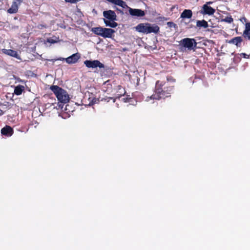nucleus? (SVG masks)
Returning <instances> with one entry per match:
<instances>
[{"label": "nucleus", "mask_w": 250, "mask_h": 250, "mask_svg": "<svg viewBox=\"0 0 250 250\" xmlns=\"http://www.w3.org/2000/svg\"><path fill=\"white\" fill-rule=\"evenodd\" d=\"M174 91V86H167L166 82L158 80L155 83L154 93L149 97L150 99L159 100L171 96Z\"/></svg>", "instance_id": "obj_1"}, {"label": "nucleus", "mask_w": 250, "mask_h": 250, "mask_svg": "<svg viewBox=\"0 0 250 250\" xmlns=\"http://www.w3.org/2000/svg\"><path fill=\"white\" fill-rule=\"evenodd\" d=\"M50 89L55 94L59 102L63 104L69 102L70 100L69 95L66 90L58 85H51Z\"/></svg>", "instance_id": "obj_2"}, {"label": "nucleus", "mask_w": 250, "mask_h": 250, "mask_svg": "<svg viewBox=\"0 0 250 250\" xmlns=\"http://www.w3.org/2000/svg\"><path fill=\"white\" fill-rule=\"evenodd\" d=\"M180 44L184 47L188 48L189 50H194L196 48L197 43L194 39L187 38L182 39L180 41Z\"/></svg>", "instance_id": "obj_3"}, {"label": "nucleus", "mask_w": 250, "mask_h": 250, "mask_svg": "<svg viewBox=\"0 0 250 250\" xmlns=\"http://www.w3.org/2000/svg\"><path fill=\"white\" fill-rule=\"evenodd\" d=\"M80 54L79 53H76L66 58H60L58 59L57 60H65L67 63L73 64L76 63L80 59Z\"/></svg>", "instance_id": "obj_4"}, {"label": "nucleus", "mask_w": 250, "mask_h": 250, "mask_svg": "<svg viewBox=\"0 0 250 250\" xmlns=\"http://www.w3.org/2000/svg\"><path fill=\"white\" fill-rule=\"evenodd\" d=\"M84 64L88 68H95L97 67H99L100 68H104V64L101 63L98 60H86L84 62Z\"/></svg>", "instance_id": "obj_5"}, {"label": "nucleus", "mask_w": 250, "mask_h": 250, "mask_svg": "<svg viewBox=\"0 0 250 250\" xmlns=\"http://www.w3.org/2000/svg\"><path fill=\"white\" fill-rule=\"evenodd\" d=\"M103 16L105 19L111 21L116 20L117 16L114 11L111 10L104 11L103 12Z\"/></svg>", "instance_id": "obj_6"}, {"label": "nucleus", "mask_w": 250, "mask_h": 250, "mask_svg": "<svg viewBox=\"0 0 250 250\" xmlns=\"http://www.w3.org/2000/svg\"><path fill=\"white\" fill-rule=\"evenodd\" d=\"M0 132L2 135L9 137L13 134L14 129L11 126L6 125L1 128Z\"/></svg>", "instance_id": "obj_7"}, {"label": "nucleus", "mask_w": 250, "mask_h": 250, "mask_svg": "<svg viewBox=\"0 0 250 250\" xmlns=\"http://www.w3.org/2000/svg\"><path fill=\"white\" fill-rule=\"evenodd\" d=\"M149 25V23H141L136 26V30L139 32L147 34Z\"/></svg>", "instance_id": "obj_8"}, {"label": "nucleus", "mask_w": 250, "mask_h": 250, "mask_svg": "<svg viewBox=\"0 0 250 250\" xmlns=\"http://www.w3.org/2000/svg\"><path fill=\"white\" fill-rule=\"evenodd\" d=\"M215 12V9L207 4L203 5L201 13L203 15H212Z\"/></svg>", "instance_id": "obj_9"}, {"label": "nucleus", "mask_w": 250, "mask_h": 250, "mask_svg": "<svg viewBox=\"0 0 250 250\" xmlns=\"http://www.w3.org/2000/svg\"><path fill=\"white\" fill-rule=\"evenodd\" d=\"M129 13L132 16L141 17L145 15L144 11L139 9H133L129 8Z\"/></svg>", "instance_id": "obj_10"}, {"label": "nucleus", "mask_w": 250, "mask_h": 250, "mask_svg": "<svg viewBox=\"0 0 250 250\" xmlns=\"http://www.w3.org/2000/svg\"><path fill=\"white\" fill-rule=\"evenodd\" d=\"M115 31L111 28H104L102 37L104 38H112Z\"/></svg>", "instance_id": "obj_11"}, {"label": "nucleus", "mask_w": 250, "mask_h": 250, "mask_svg": "<svg viewBox=\"0 0 250 250\" xmlns=\"http://www.w3.org/2000/svg\"><path fill=\"white\" fill-rule=\"evenodd\" d=\"M2 52L7 55H9L10 56L14 57L15 58H17L18 59L21 60V58L19 54H18V52L12 49H2Z\"/></svg>", "instance_id": "obj_12"}, {"label": "nucleus", "mask_w": 250, "mask_h": 250, "mask_svg": "<svg viewBox=\"0 0 250 250\" xmlns=\"http://www.w3.org/2000/svg\"><path fill=\"white\" fill-rule=\"evenodd\" d=\"M243 42V39L241 37H236L228 41L230 44H235L238 47L241 46V42Z\"/></svg>", "instance_id": "obj_13"}, {"label": "nucleus", "mask_w": 250, "mask_h": 250, "mask_svg": "<svg viewBox=\"0 0 250 250\" xmlns=\"http://www.w3.org/2000/svg\"><path fill=\"white\" fill-rule=\"evenodd\" d=\"M243 37L246 40H250V22L246 23L245 29L243 32Z\"/></svg>", "instance_id": "obj_14"}, {"label": "nucleus", "mask_w": 250, "mask_h": 250, "mask_svg": "<svg viewBox=\"0 0 250 250\" xmlns=\"http://www.w3.org/2000/svg\"><path fill=\"white\" fill-rule=\"evenodd\" d=\"M192 16V12L189 9H185L181 14V18L183 19H190Z\"/></svg>", "instance_id": "obj_15"}, {"label": "nucleus", "mask_w": 250, "mask_h": 250, "mask_svg": "<svg viewBox=\"0 0 250 250\" xmlns=\"http://www.w3.org/2000/svg\"><path fill=\"white\" fill-rule=\"evenodd\" d=\"M148 29V34L154 33L155 34L158 33L160 31L159 27L156 24H153L151 26V24L149 23V27Z\"/></svg>", "instance_id": "obj_16"}, {"label": "nucleus", "mask_w": 250, "mask_h": 250, "mask_svg": "<svg viewBox=\"0 0 250 250\" xmlns=\"http://www.w3.org/2000/svg\"><path fill=\"white\" fill-rule=\"evenodd\" d=\"M24 89L25 87L24 86L19 84L15 86L14 93L17 96L20 95L24 91Z\"/></svg>", "instance_id": "obj_17"}, {"label": "nucleus", "mask_w": 250, "mask_h": 250, "mask_svg": "<svg viewBox=\"0 0 250 250\" xmlns=\"http://www.w3.org/2000/svg\"><path fill=\"white\" fill-rule=\"evenodd\" d=\"M104 28L102 27H93L91 31L96 35L102 36Z\"/></svg>", "instance_id": "obj_18"}, {"label": "nucleus", "mask_w": 250, "mask_h": 250, "mask_svg": "<svg viewBox=\"0 0 250 250\" xmlns=\"http://www.w3.org/2000/svg\"><path fill=\"white\" fill-rule=\"evenodd\" d=\"M196 25L198 27H204L205 28H206L208 26V22L204 20H203L202 21H197Z\"/></svg>", "instance_id": "obj_19"}, {"label": "nucleus", "mask_w": 250, "mask_h": 250, "mask_svg": "<svg viewBox=\"0 0 250 250\" xmlns=\"http://www.w3.org/2000/svg\"><path fill=\"white\" fill-rule=\"evenodd\" d=\"M18 8L19 7L17 4L12 3L11 7L8 9L7 12L10 14L16 13L18 11Z\"/></svg>", "instance_id": "obj_20"}, {"label": "nucleus", "mask_w": 250, "mask_h": 250, "mask_svg": "<svg viewBox=\"0 0 250 250\" xmlns=\"http://www.w3.org/2000/svg\"><path fill=\"white\" fill-rule=\"evenodd\" d=\"M104 22L106 26H109L112 28H115L117 26L118 24L117 22L114 21H108L106 19H104Z\"/></svg>", "instance_id": "obj_21"}, {"label": "nucleus", "mask_w": 250, "mask_h": 250, "mask_svg": "<svg viewBox=\"0 0 250 250\" xmlns=\"http://www.w3.org/2000/svg\"><path fill=\"white\" fill-rule=\"evenodd\" d=\"M110 100H112V102L114 103L116 102V99L113 97H105L104 98H102L101 99V101L105 102V103H108Z\"/></svg>", "instance_id": "obj_22"}, {"label": "nucleus", "mask_w": 250, "mask_h": 250, "mask_svg": "<svg viewBox=\"0 0 250 250\" xmlns=\"http://www.w3.org/2000/svg\"><path fill=\"white\" fill-rule=\"evenodd\" d=\"M222 21L230 23L233 22V19L232 18L231 16H229L226 17L225 19H222Z\"/></svg>", "instance_id": "obj_23"}, {"label": "nucleus", "mask_w": 250, "mask_h": 250, "mask_svg": "<svg viewBox=\"0 0 250 250\" xmlns=\"http://www.w3.org/2000/svg\"><path fill=\"white\" fill-rule=\"evenodd\" d=\"M167 82L171 83H174L175 82V79L171 76H167Z\"/></svg>", "instance_id": "obj_24"}, {"label": "nucleus", "mask_w": 250, "mask_h": 250, "mask_svg": "<svg viewBox=\"0 0 250 250\" xmlns=\"http://www.w3.org/2000/svg\"><path fill=\"white\" fill-rule=\"evenodd\" d=\"M118 89L119 90H121L122 89L123 90V92H122L121 94H119V97H121V96L124 95V94L125 93V90L124 88H123V87L121 86V85H118Z\"/></svg>", "instance_id": "obj_25"}, {"label": "nucleus", "mask_w": 250, "mask_h": 250, "mask_svg": "<svg viewBox=\"0 0 250 250\" xmlns=\"http://www.w3.org/2000/svg\"><path fill=\"white\" fill-rule=\"evenodd\" d=\"M23 2V0H14L12 3L14 4H17V5H20Z\"/></svg>", "instance_id": "obj_26"}, {"label": "nucleus", "mask_w": 250, "mask_h": 250, "mask_svg": "<svg viewBox=\"0 0 250 250\" xmlns=\"http://www.w3.org/2000/svg\"><path fill=\"white\" fill-rule=\"evenodd\" d=\"M240 56L241 57H243L244 58H245V59H249V57H250V55H248L245 53H242L240 54Z\"/></svg>", "instance_id": "obj_27"}, {"label": "nucleus", "mask_w": 250, "mask_h": 250, "mask_svg": "<svg viewBox=\"0 0 250 250\" xmlns=\"http://www.w3.org/2000/svg\"><path fill=\"white\" fill-rule=\"evenodd\" d=\"M47 42L50 43H54L57 42V41H55V40L53 39L52 38H48L47 39Z\"/></svg>", "instance_id": "obj_28"}, {"label": "nucleus", "mask_w": 250, "mask_h": 250, "mask_svg": "<svg viewBox=\"0 0 250 250\" xmlns=\"http://www.w3.org/2000/svg\"><path fill=\"white\" fill-rule=\"evenodd\" d=\"M99 101V99H96L95 98H93L91 101V102L90 103V104H94L98 103V102Z\"/></svg>", "instance_id": "obj_29"}, {"label": "nucleus", "mask_w": 250, "mask_h": 250, "mask_svg": "<svg viewBox=\"0 0 250 250\" xmlns=\"http://www.w3.org/2000/svg\"><path fill=\"white\" fill-rule=\"evenodd\" d=\"M66 2H69L71 3H75L79 1L80 0H64Z\"/></svg>", "instance_id": "obj_30"}, {"label": "nucleus", "mask_w": 250, "mask_h": 250, "mask_svg": "<svg viewBox=\"0 0 250 250\" xmlns=\"http://www.w3.org/2000/svg\"><path fill=\"white\" fill-rule=\"evenodd\" d=\"M167 24L169 27H172V26H175V24L173 23V22L169 21L167 23Z\"/></svg>", "instance_id": "obj_31"}, {"label": "nucleus", "mask_w": 250, "mask_h": 250, "mask_svg": "<svg viewBox=\"0 0 250 250\" xmlns=\"http://www.w3.org/2000/svg\"><path fill=\"white\" fill-rule=\"evenodd\" d=\"M211 3H212V1H208V2H207V3L205 4H207V5H208V4H210Z\"/></svg>", "instance_id": "obj_32"}, {"label": "nucleus", "mask_w": 250, "mask_h": 250, "mask_svg": "<svg viewBox=\"0 0 250 250\" xmlns=\"http://www.w3.org/2000/svg\"><path fill=\"white\" fill-rule=\"evenodd\" d=\"M116 10L119 11L120 12H121V10L119 9L118 8H116Z\"/></svg>", "instance_id": "obj_33"}]
</instances>
